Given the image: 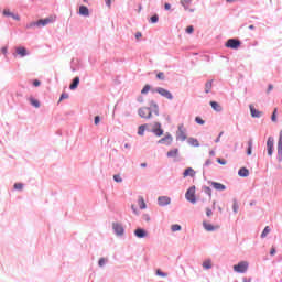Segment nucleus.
<instances>
[{"label": "nucleus", "instance_id": "1", "mask_svg": "<svg viewBox=\"0 0 282 282\" xmlns=\"http://www.w3.org/2000/svg\"><path fill=\"white\" fill-rule=\"evenodd\" d=\"M56 21V15H50L45 19H41L37 22H33L31 23V28L32 26H46L48 24H52Z\"/></svg>", "mask_w": 282, "mask_h": 282}, {"label": "nucleus", "instance_id": "2", "mask_svg": "<svg viewBox=\"0 0 282 282\" xmlns=\"http://www.w3.org/2000/svg\"><path fill=\"white\" fill-rule=\"evenodd\" d=\"M185 199L191 204H196V186H189L185 193Z\"/></svg>", "mask_w": 282, "mask_h": 282}, {"label": "nucleus", "instance_id": "3", "mask_svg": "<svg viewBox=\"0 0 282 282\" xmlns=\"http://www.w3.org/2000/svg\"><path fill=\"white\" fill-rule=\"evenodd\" d=\"M152 93H154V94L156 93L158 95H160L161 97H163L167 100H173V98H174L173 94L163 87H156V88L152 89Z\"/></svg>", "mask_w": 282, "mask_h": 282}, {"label": "nucleus", "instance_id": "4", "mask_svg": "<svg viewBox=\"0 0 282 282\" xmlns=\"http://www.w3.org/2000/svg\"><path fill=\"white\" fill-rule=\"evenodd\" d=\"M187 139L186 129L184 123L177 126L176 140L184 142Z\"/></svg>", "mask_w": 282, "mask_h": 282}, {"label": "nucleus", "instance_id": "5", "mask_svg": "<svg viewBox=\"0 0 282 282\" xmlns=\"http://www.w3.org/2000/svg\"><path fill=\"white\" fill-rule=\"evenodd\" d=\"M249 268V262L242 261L238 262V264H234V271L237 273H246Z\"/></svg>", "mask_w": 282, "mask_h": 282}, {"label": "nucleus", "instance_id": "6", "mask_svg": "<svg viewBox=\"0 0 282 282\" xmlns=\"http://www.w3.org/2000/svg\"><path fill=\"white\" fill-rule=\"evenodd\" d=\"M225 46L230 50H238L241 46V42L237 39H229Z\"/></svg>", "mask_w": 282, "mask_h": 282}, {"label": "nucleus", "instance_id": "7", "mask_svg": "<svg viewBox=\"0 0 282 282\" xmlns=\"http://www.w3.org/2000/svg\"><path fill=\"white\" fill-rule=\"evenodd\" d=\"M139 117H141L142 119H151L152 117L151 108L149 107L139 108Z\"/></svg>", "mask_w": 282, "mask_h": 282}, {"label": "nucleus", "instance_id": "8", "mask_svg": "<svg viewBox=\"0 0 282 282\" xmlns=\"http://www.w3.org/2000/svg\"><path fill=\"white\" fill-rule=\"evenodd\" d=\"M273 151H274V138L273 137H269L267 140V152L269 156L273 155Z\"/></svg>", "mask_w": 282, "mask_h": 282}, {"label": "nucleus", "instance_id": "9", "mask_svg": "<svg viewBox=\"0 0 282 282\" xmlns=\"http://www.w3.org/2000/svg\"><path fill=\"white\" fill-rule=\"evenodd\" d=\"M250 115L252 118H261L263 112L258 110L252 104L249 105Z\"/></svg>", "mask_w": 282, "mask_h": 282}, {"label": "nucleus", "instance_id": "10", "mask_svg": "<svg viewBox=\"0 0 282 282\" xmlns=\"http://www.w3.org/2000/svg\"><path fill=\"white\" fill-rule=\"evenodd\" d=\"M112 230H115L117 236H122L124 234V227H122L120 223H112Z\"/></svg>", "mask_w": 282, "mask_h": 282}, {"label": "nucleus", "instance_id": "11", "mask_svg": "<svg viewBox=\"0 0 282 282\" xmlns=\"http://www.w3.org/2000/svg\"><path fill=\"white\" fill-rule=\"evenodd\" d=\"M193 0H180V4L184 8L185 11H188L191 13L194 12V9L189 8Z\"/></svg>", "mask_w": 282, "mask_h": 282}, {"label": "nucleus", "instance_id": "12", "mask_svg": "<svg viewBox=\"0 0 282 282\" xmlns=\"http://www.w3.org/2000/svg\"><path fill=\"white\" fill-rule=\"evenodd\" d=\"M203 228L206 231L212 232V231L219 229L220 226L219 225H210V223H203Z\"/></svg>", "mask_w": 282, "mask_h": 282}, {"label": "nucleus", "instance_id": "13", "mask_svg": "<svg viewBox=\"0 0 282 282\" xmlns=\"http://www.w3.org/2000/svg\"><path fill=\"white\" fill-rule=\"evenodd\" d=\"M173 142V137L171 134H166L165 137L161 138L158 140L159 144L165 143L166 145H171Z\"/></svg>", "mask_w": 282, "mask_h": 282}, {"label": "nucleus", "instance_id": "14", "mask_svg": "<svg viewBox=\"0 0 282 282\" xmlns=\"http://www.w3.org/2000/svg\"><path fill=\"white\" fill-rule=\"evenodd\" d=\"M171 203V198L169 196H159L158 204L159 206H167Z\"/></svg>", "mask_w": 282, "mask_h": 282}, {"label": "nucleus", "instance_id": "15", "mask_svg": "<svg viewBox=\"0 0 282 282\" xmlns=\"http://www.w3.org/2000/svg\"><path fill=\"white\" fill-rule=\"evenodd\" d=\"M148 231H145V229H134V236H137V238L142 239L148 237Z\"/></svg>", "mask_w": 282, "mask_h": 282}, {"label": "nucleus", "instance_id": "16", "mask_svg": "<svg viewBox=\"0 0 282 282\" xmlns=\"http://www.w3.org/2000/svg\"><path fill=\"white\" fill-rule=\"evenodd\" d=\"M210 185L216 191H226V185L219 182H210Z\"/></svg>", "mask_w": 282, "mask_h": 282}, {"label": "nucleus", "instance_id": "17", "mask_svg": "<svg viewBox=\"0 0 282 282\" xmlns=\"http://www.w3.org/2000/svg\"><path fill=\"white\" fill-rule=\"evenodd\" d=\"M196 174L195 170L193 167H187L183 172V177H194Z\"/></svg>", "mask_w": 282, "mask_h": 282}, {"label": "nucleus", "instance_id": "18", "mask_svg": "<svg viewBox=\"0 0 282 282\" xmlns=\"http://www.w3.org/2000/svg\"><path fill=\"white\" fill-rule=\"evenodd\" d=\"M209 105L214 111H216V112L223 111V107L217 101H210Z\"/></svg>", "mask_w": 282, "mask_h": 282}, {"label": "nucleus", "instance_id": "19", "mask_svg": "<svg viewBox=\"0 0 282 282\" xmlns=\"http://www.w3.org/2000/svg\"><path fill=\"white\" fill-rule=\"evenodd\" d=\"M276 150H278V154L282 155V130H280V132H279V140H278Z\"/></svg>", "mask_w": 282, "mask_h": 282}, {"label": "nucleus", "instance_id": "20", "mask_svg": "<svg viewBox=\"0 0 282 282\" xmlns=\"http://www.w3.org/2000/svg\"><path fill=\"white\" fill-rule=\"evenodd\" d=\"M79 15L88 18L89 17V9L86 6H80Z\"/></svg>", "mask_w": 282, "mask_h": 282}, {"label": "nucleus", "instance_id": "21", "mask_svg": "<svg viewBox=\"0 0 282 282\" xmlns=\"http://www.w3.org/2000/svg\"><path fill=\"white\" fill-rule=\"evenodd\" d=\"M167 158H177L178 156V149L174 148L166 152Z\"/></svg>", "mask_w": 282, "mask_h": 282}, {"label": "nucleus", "instance_id": "22", "mask_svg": "<svg viewBox=\"0 0 282 282\" xmlns=\"http://www.w3.org/2000/svg\"><path fill=\"white\" fill-rule=\"evenodd\" d=\"M238 175L240 177H248L250 175V172L247 167H240L238 171Z\"/></svg>", "mask_w": 282, "mask_h": 282}, {"label": "nucleus", "instance_id": "23", "mask_svg": "<svg viewBox=\"0 0 282 282\" xmlns=\"http://www.w3.org/2000/svg\"><path fill=\"white\" fill-rule=\"evenodd\" d=\"M17 54L20 55L21 57L28 56V50L24 46H19L17 48Z\"/></svg>", "mask_w": 282, "mask_h": 282}, {"label": "nucleus", "instance_id": "24", "mask_svg": "<svg viewBox=\"0 0 282 282\" xmlns=\"http://www.w3.org/2000/svg\"><path fill=\"white\" fill-rule=\"evenodd\" d=\"M79 82H80V78L76 76L69 86L70 90L77 89V87L79 86Z\"/></svg>", "mask_w": 282, "mask_h": 282}, {"label": "nucleus", "instance_id": "25", "mask_svg": "<svg viewBox=\"0 0 282 282\" xmlns=\"http://www.w3.org/2000/svg\"><path fill=\"white\" fill-rule=\"evenodd\" d=\"M213 89V80H208L205 83V94H209Z\"/></svg>", "mask_w": 282, "mask_h": 282}, {"label": "nucleus", "instance_id": "26", "mask_svg": "<svg viewBox=\"0 0 282 282\" xmlns=\"http://www.w3.org/2000/svg\"><path fill=\"white\" fill-rule=\"evenodd\" d=\"M187 143L192 147H199V141L195 138H188Z\"/></svg>", "mask_w": 282, "mask_h": 282}, {"label": "nucleus", "instance_id": "27", "mask_svg": "<svg viewBox=\"0 0 282 282\" xmlns=\"http://www.w3.org/2000/svg\"><path fill=\"white\" fill-rule=\"evenodd\" d=\"M253 141L252 139L248 140L247 155H252Z\"/></svg>", "mask_w": 282, "mask_h": 282}, {"label": "nucleus", "instance_id": "28", "mask_svg": "<svg viewBox=\"0 0 282 282\" xmlns=\"http://www.w3.org/2000/svg\"><path fill=\"white\" fill-rule=\"evenodd\" d=\"M30 102L35 108H40V106H41L40 101L37 99H35L34 97H30Z\"/></svg>", "mask_w": 282, "mask_h": 282}, {"label": "nucleus", "instance_id": "29", "mask_svg": "<svg viewBox=\"0 0 282 282\" xmlns=\"http://www.w3.org/2000/svg\"><path fill=\"white\" fill-rule=\"evenodd\" d=\"M139 208L141 209H145L147 208V204L145 200L142 196H139Z\"/></svg>", "mask_w": 282, "mask_h": 282}, {"label": "nucleus", "instance_id": "30", "mask_svg": "<svg viewBox=\"0 0 282 282\" xmlns=\"http://www.w3.org/2000/svg\"><path fill=\"white\" fill-rule=\"evenodd\" d=\"M212 267H213V264H212V261H210V260H205V261L203 262V268H204L205 270H209V269H212Z\"/></svg>", "mask_w": 282, "mask_h": 282}, {"label": "nucleus", "instance_id": "31", "mask_svg": "<svg viewBox=\"0 0 282 282\" xmlns=\"http://www.w3.org/2000/svg\"><path fill=\"white\" fill-rule=\"evenodd\" d=\"M270 232H271L270 227L269 226L264 227V229L261 234V238L264 239Z\"/></svg>", "mask_w": 282, "mask_h": 282}, {"label": "nucleus", "instance_id": "32", "mask_svg": "<svg viewBox=\"0 0 282 282\" xmlns=\"http://www.w3.org/2000/svg\"><path fill=\"white\" fill-rule=\"evenodd\" d=\"M150 90H151V85L145 84V86H143V89H141V95H147Z\"/></svg>", "mask_w": 282, "mask_h": 282}, {"label": "nucleus", "instance_id": "33", "mask_svg": "<svg viewBox=\"0 0 282 282\" xmlns=\"http://www.w3.org/2000/svg\"><path fill=\"white\" fill-rule=\"evenodd\" d=\"M276 113H278V108H274V110L272 112V116H271V121L272 122H276L278 121Z\"/></svg>", "mask_w": 282, "mask_h": 282}, {"label": "nucleus", "instance_id": "34", "mask_svg": "<svg viewBox=\"0 0 282 282\" xmlns=\"http://www.w3.org/2000/svg\"><path fill=\"white\" fill-rule=\"evenodd\" d=\"M171 230H172L173 232L181 231V230H182V227H181V225H172V226H171Z\"/></svg>", "mask_w": 282, "mask_h": 282}, {"label": "nucleus", "instance_id": "35", "mask_svg": "<svg viewBox=\"0 0 282 282\" xmlns=\"http://www.w3.org/2000/svg\"><path fill=\"white\" fill-rule=\"evenodd\" d=\"M144 132H145V124L139 126L138 134L142 137L144 134Z\"/></svg>", "mask_w": 282, "mask_h": 282}, {"label": "nucleus", "instance_id": "36", "mask_svg": "<svg viewBox=\"0 0 282 282\" xmlns=\"http://www.w3.org/2000/svg\"><path fill=\"white\" fill-rule=\"evenodd\" d=\"M232 212L235 214H237L239 212V205H238L237 200H234V203H232Z\"/></svg>", "mask_w": 282, "mask_h": 282}, {"label": "nucleus", "instance_id": "37", "mask_svg": "<svg viewBox=\"0 0 282 282\" xmlns=\"http://www.w3.org/2000/svg\"><path fill=\"white\" fill-rule=\"evenodd\" d=\"M154 134H155L156 137H162V135H163V129H161V128L154 129Z\"/></svg>", "mask_w": 282, "mask_h": 282}, {"label": "nucleus", "instance_id": "38", "mask_svg": "<svg viewBox=\"0 0 282 282\" xmlns=\"http://www.w3.org/2000/svg\"><path fill=\"white\" fill-rule=\"evenodd\" d=\"M156 275H158V276H161V278H167V276H169V274H167V273H163V272L161 271V269H156Z\"/></svg>", "mask_w": 282, "mask_h": 282}, {"label": "nucleus", "instance_id": "39", "mask_svg": "<svg viewBox=\"0 0 282 282\" xmlns=\"http://www.w3.org/2000/svg\"><path fill=\"white\" fill-rule=\"evenodd\" d=\"M204 192H205V194H207L209 197H212L213 191H212V188H210L209 186H205V187H204Z\"/></svg>", "mask_w": 282, "mask_h": 282}, {"label": "nucleus", "instance_id": "40", "mask_svg": "<svg viewBox=\"0 0 282 282\" xmlns=\"http://www.w3.org/2000/svg\"><path fill=\"white\" fill-rule=\"evenodd\" d=\"M195 122L199 126H204L205 124V120L202 119L200 117H195Z\"/></svg>", "mask_w": 282, "mask_h": 282}, {"label": "nucleus", "instance_id": "41", "mask_svg": "<svg viewBox=\"0 0 282 282\" xmlns=\"http://www.w3.org/2000/svg\"><path fill=\"white\" fill-rule=\"evenodd\" d=\"M150 22H152V24H155L159 22V15L158 14H154L150 18Z\"/></svg>", "mask_w": 282, "mask_h": 282}, {"label": "nucleus", "instance_id": "42", "mask_svg": "<svg viewBox=\"0 0 282 282\" xmlns=\"http://www.w3.org/2000/svg\"><path fill=\"white\" fill-rule=\"evenodd\" d=\"M152 108H154V115L159 116V106L155 101H152Z\"/></svg>", "mask_w": 282, "mask_h": 282}, {"label": "nucleus", "instance_id": "43", "mask_svg": "<svg viewBox=\"0 0 282 282\" xmlns=\"http://www.w3.org/2000/svg\"><path fill=\"white\" fill-rule=\"evenodd\" d=\"M156 78H158L159 80H164V79H165V74H164L163 72H159V73L156 74Z\"/></svg>", "mask_w": 282, "mask_h": 282}, {"label": "nucleus", "instance_id": "44", "mask_svg": "<svg viewBox=\"0 0 282 282\" xmlns=\"http://www.w3.org/2000/svg\"><path fill=\"white\" fill-rule=\"evenodd\" d=\"M185 32H186L187 34H193V33H194V26H193V25L186 26Z\"/></svg>", "mask_w": 282, "mask_h": 282}, {"label": "nucleus", "instance_id": "45", "mask_svg": "<svg viewBox=\"0 0 282 282\" xmlns=\"http://www.w3.org/2000/svg\"><path fill=\"white\" fill-rule=\"evenodd\" d=\"M113 178H115V182H117V183H122V177H121L120 174H115V175H113Z\"/></svg>", "mask_w": 282, "mask_h": 282}, {"label": "nucleus", "instance_id": "46", "mask_svg": "<svg viewBox=\"0 0 282 282\" xmlns=\"http://www.w3.org/2000/svg\"><path fill=\"white\" fill-rule=\"evenodd\" d=\"M107 258H99V267H104L107 263Z\"/></svg>", "mask_w": 282, "mask_h": 282}, {"label": "nucleus", "instance_id": "47", "mask_svg": "<svg viewBox=\"0 0 282 282\" xmlns=\"http://www.w3.org/2000/svg\"><path fill=\"white\" fill-rule=\"evenodd\" d=\"M14 188L18 189V191H22L23 189V183H15L14 184Z\"/></svg>", "mask_w": 282, "mask_h": 282}, {"label": "nucleus", "instance_id": "48", "mask_svg": "<svg viewBox=\"0 0 282 282\" xmlns=\"http://www.w3.org/2000/svg\"><path fill=\"white\" fill-rule=\"evenodd\" d=\"M217 163L220 165H226L227 164V160L221 159V158H217Z\"/></svg>", "mask_w": 282, "mask_h": 282}, {"label": "nucleus", "instance_id": "49", "mask_svg": "<svg viewBox=\"0 0 282 282\" xmlns=\"http://www.w3.org/2000/svg\"><path fill=\"white\" fill-rule=\"evenodd\" d=\"M68 98H69V95L66 94V93H63L62 96H61L59 101H63V100L68 99Z\"/></svg>", "mask_w": 282, "mask_h": 282}, {"label": "nucleus", "instance_id": "50", "mask_svg": "<svg viewBox=\"0 0 282 282\" xmlns=\"http://www.w3.org/2000/svg\"><path fill=\"white\" fill-rule=\"evenodd\" d=\"M3 15H4V17H11V15H12V12H11L9 9H4Z\"/></svg>", "mask_w": 282, "mask_h": 282}, {"label": "nucleus", "instance_id": "51", "mask_svg": "<svg viewBox=\"0 0 282 282\" xmlns=\"http://www.w3.org/2000/svg\"><path fill=\"white\" fill-rule=\"evenodd\" d=\"M206 216L207 217H212L213 216V212L209 207H206Z\"/></svg>", "mask_w": 282, "mask_h": 282}, {"label": "nucleus", "instance_id": "52", "mask_svg": "<svg viewBox=\"0 0 282 282\" xmlns=\"http://www.w3.org/2000/svg\"><path fill=\"white\" fill-rule=\"evenodd\" d=\"M274 89V86L272 84L268 85L267 94H270Z\"/></svg>", "mask_w": 282, "mask_h": 282}, {"label": "nucleus", "instance_id": "53", "mask_svg": "<svg viewBox=\"0 0 282 282\" xmlns=\"http://www.w3.org/2000/svg\"><path fill=\"white\" fill-rule=\"evenodd\" d=\"M10 17H11L13 20H15V21H20L19 14L11 13Z\"/></svg>", "mask_w": 282, "mask_h": 282}, {"label": "nucleus", "instance_id": "54", "mask_svg": "<svg viewBox=\"0 0 282 282\" xmlns=\"http://www.w3.org/2000/svg\"><path fill=\"white\" fill-rule=\"evenodd\" d=\"M1 53H2L3 55H7V54H8V46H3V47L1 48Z\"/></svg>", "mask_w": 282, "mask_h": 282}, {"label": "nucleus", "instance_id": "55", "mask_svg": "<svg viewBox=\"0 0 282 282\" xmlns=\"http://www.w3.org/2000/svg\"><path fill=\"white\" fill-rule=\"evenodd\" d=\"M100 122V117L99 116H95V126H98Z\"/></svg>", "mask_w": 282, "mask_h": 282}, {"label": "nucleus", "instance_id": "56", "mask_svg": "<svg viewBox=\"0 0 282 282\" xmlns=\"http://www.w3.org/2000/svg\"><path fill=\"white\" fill-rule=\"evenodd\" d=\"M164 10L170 11L171 10V4L170 3H164Z\"/></svg>", "mask_w": 282, "mask_h": 282}, {"label": "nucleus", "instance_id": "57", "mask_svg": "<svg viewBox=\"0 0 282 282\" xmlns=\"http://www.w3.org/2000/svg\"><path fill=\"white\" fill-rule=\"evenodd\" d=\"M223 134H224V132H220V133L218 134V137H217L216 140H215V143H219L220 138L223 137Z\"/></svg>", "mask_w": 282, "mask_h": 282}, {"label": "nucleus", "instance_id": "58", "mask_svg": "<svg viewBox=\"0 0 282 282\" xmlns=\"http://www.w3.org/2000/svg\"><path fill=\"white\" fill-rule=\"evenodd\" d=\"M33 85H34V87H40L41 82H40L39 79H35V80L33 82Z\"/></svg>", "mask_w": 282, "mask_h": 282}, {"label": "nucleus", "instance_id": "59", "mask_svg": "<svg viewBox=\"0 0 282 282\" xmlns=\"http://www.w3.org/2000/svg\"><path fill=\"white\" fill-rule=\"evenodd\" d=\"M276 253V249H275V247H272L271 249H270V254L271 256H274Z\"/></svg>", "mask_w": 282, "mask_h": 282}, {"label": "nucleus", "instance_id": "60", "mask_svg": "<svg viewBox=\"0 0 282 282\" xmlns=\"http://www.w3.org/2000/svg\"><path fill=\"white\" fill-rule=\"evenodd\" d=\"M137 101H139V104H143L144 102V97L143 96H139V98H137Z\"/></svg>", "mask_w": 282, "mask_h": 282}, {"label": "nucleus", "instance_id": "61", "mask_svg": "<svg viewBox=\"0 0 282 282\" xmlns=\"http://www.w3.org/2000/svg\"><path fill=\"white\" fill-rule=\"evenodd\" d=\"M134 37H137V40H140L142 37V33L141 32H137L134 34Z\"/></svg>", "mask_w": 282, "mask_h": 282}, {"label": "nucleus", "instance_id": "62", "mask_svg": "<svg viewBox=\"0 0 282 282\" xmlns=\"http://www.w3.org/2000/svg\"><path fill=\"white\" fill-rule=\"evenodd\" d=\"M106 6H107L108 8H111V0H106Z\"/></svg>", "mask_w": 282, "mask_h": 282}, {"label": "nucleus", "instance_id": "63", "mask_svg": "<svg viewBox=\"0 0 282 282\" xmlns=\"http://www.w3.org/2000/svg\"><path fill=\"white\" fill-rule=\"evenodd\" d=\"M212 164V160H206L205 165L209 166Z\"/></svg>", "mask_w": 282, "mask_h": 282}, {"label": "nucleus", "instance_id": "64", "mask_svg": "<svg viewBox=\"0 0 282 282\" xmlns=\"http://www.w3.org/2000/svg\"><path fill=\"white\" fill-rule=\"evenodd\" d=\"M251 281H252L251 279H249V280L245 279L243 280V282H251Z\"/></svg>", "mask_w": 282, "mask_h": 282}]
</instances>
